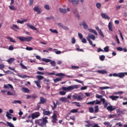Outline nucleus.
Returning <instances> with one entry per match:
<instances>
[{"label": "nucleus", "mask_w": 127, "mask_h": 127, "mask_svg": "<svg viewBox=\"0 0 127 127\" xmlns=\"http://www.w3.org/2000/svg\"><path fill=\"white\" fill-rule=\"evenodd\" d=\"M102 102H103V104H104V109H107L108 111L109 112H113V111H115L116 110V107H113L112 105H110L108 106V105H109V103L106 102V100L105 98L101 99Z\"/></svg>", "instance_id": "obj_1"}, {"label": "nucleus", "mask_w": 127, "mask_h": 127, "mask_svg": "<svg viewBox=\"0 0 127 127\" xmlns=\"http://www.w3.org/2000/svg\"><path fill=\"white\" fill-rule=\"evenodd\" d=\"M47 119H48V117H46L42 118V119H39L38 120L37 123L39 124L40 127H44V126H46V124L48 123Z\"/></svg>", "instance_id": "obj_2"}, {"label": "nucleus", "mask_w": 127, "mask_h": 127, "mask_svg": "<svg viewBox=\"0 0 127 127\" xmlns=\"http://www.w3.org/2000/svg\"><path fill=\"white\" fill-rule=\"evenodd\" d=\"M86 39H87L90 45H91L93 47H95L96 46L95 44L93 45V42L91 41V39L92 40H95L96 39V37L95 35L93 34H88V36L86 37Z\"/></svg>", "instance_id": "obj_3"}, {"label": "nucleus", "mask_w": 127, "mask_h": 127, "mask_svg": "<svg viewBox=\"0 0 127 127\" xmlns=\"http://www.w3.org/2000/svg\"><path fill=\"white\" fill-rule=\"evenodd\" d=\"M78 88H79V86H78L77 85H74L69 86L67 87H63L62 89L63 91H67V92H69V91L74 90V89H78Z\"/></svg>", "instance_id": "obj_4"}, {"label": "nucleus", "mask_w": 127, "mask_h": 127, "mask_svg": "<svg viewBox=\"0 0 127 127\" xmlns=\"http://www.w3.org/2000/svg\"><path fill=\"white\" fill-rule=\"evenodd\" d=\"M39 117H40V113L35 112L29 115L28 116V119L31 118L32 120H34V119H37V118H38Z\"/></svg>", "instance_id": "obj_5"}, {"label": "nucleus", "mask_w": 127, "mask_h": 127, "mask_svg": "<svg viewBox=\"0 0 127 127\" xmlns=\"http://www.w3.org/2000/svg\"><path fill=\"white\" fill-rule=\"evenodd\" d=\"M55 75L58 77H62V78H64V77H66V78H74V76L72 75H67L63 73H58Z\"/></svg>", "instance_id": "obj_6"}, {"label": "nucleus", "mask_w": 127, "mask_h": 127, "mask_svg": "<svg viewBox=\"0 0 127 127\" xmlns=\"http://www.w3.org/2000/svg\"><path fill=\"white\" fill-rule=\"evenodd\" d=\"M59 11L60 12H61L62 13H64V14H65V13H67L68 11H70V8H67V9H65L60 8Z\"/></svg>", "instance_id": "obj_7"}, {"label": "nucleus", "mask_w": 127, "mask_h": 127, "mask_svg": "<svg viewBox=\"0 0 127 127\" xmlns=\"http://www.w3.org/2000/svg\"><path fill=\"white\" fill-rule=\"evenodd\" d=\"M53 103L54 104V106L51 105V107L52 108V110H53V111H54V110H55L56 108H57V106L60 105V103H59V102L58 100H57L56 103H55V102L54 101H53Z\"/></svg>", "instance_id": "obj_8"}, {"label": "nucleus", "mask_w": 127, "mask_h": 127, "mask_svg": "<svg viewBox=\"0 0 127 127\" xmlns=\"http://www.w3.org/2000/svg\"><path fill=\"white\" fill-rule=\"evenodd\" d=\"M34 11L37 12L38 14H40L41 13V8H39V6H36L33 8Z\"/></svg>", "instance_id": "obj_9"}, {"label": "nucleus", "mask_w": 127, "mask_h": 127, "mask_svg": "<svg viewBox=\"0 0 127 127\" xmlns=\"http://www.w3.org/2000/svg\"><path fill=\"white\" fill-rule=\"evenodd\" d=\"M96 30L98 31V33H99V35L101 36V37H105V35H104V34L103 33V32L102 31V30L101 29L99 28V27H96Z\"/></svg>", "instance_id": "obj_10"}, {"label": "nucleus", "mask_w": 127, "mask_h": 127, "mask_svg": "<svg viewBox=\"0 0 127 127\" xmlns=\"http://www.w3.org/2000/svg\"><path fill=\"white\" fill-rule=\"evenodd\" d=\"M80 26H83L84 29H87L88 28V25L86 23V21H83L79 24Z\"/></svg>", "instance_id": "obj_11"}, {"label": "nucleus", "mask_w": 127, "mask_h": 127, "mask_svg": "<svg viewBox=\"0 0 127 127\" xmlns=\"http://www.w3.org/2000/svg\"><path fill=\"white\" fill-rule=\"evenodd\" d=\"M46 101H47L46 98H44V97H40V102H39L40 104H45V103H46Z\"/></svg>", "instance_id": "obj_12"}, {"label": "nucleus", "mask_w": 127, "mask_h": 127, "mask_svg": "<svg viewBox=\"0 0 127 127\" xmlns=\"http://www.w3.org/2000/svg\"><path fill=\"white\" fill-rule=\"evenodd\" d=\"M126 75H127V72H120L118 73V77L119 78H124Z\"/></svg>", "instance_id": "obj_13"}, {"label": "nucleus", "mask_w": 127, "mask_h": 127, "mask_svg": "<svg viewBox=\"0 0 127 127\" xmlns=\"http://www.w3.org/2000/svg\"><path fill=\"white\" fill-rule=\"evenodd\" d=\"M3 88L4 89H8L9 88H10V89H13V86H12V85L9 84L4 85Z\"/></svg>", "instance_id": "obj_14"}, {"label": "nucleus", "mask_w": 127, "mask_h": 127, "mask_svg": "<svg viewBox=\"0 0 127 127\" xmlns=\"http://www.w3.org/2000/svg\"><path fill=\"white\" fill-rule=\"evenodd\" d=\"M110 99H111L112 101H117V99H119L120 98L119 96H114V95H112L109 96Z\"/></svg>", "instance_id": "obj_15"}, {"label": "nucleus", "mask_w": 127, "mask_h": 127, "mask_svg": "<svg viewBox=\"0 0 127 127\" xmlns=\"http://www.w3.org/2000/svg\"><path fill=\"white\" fill-rule=\"evenodd\" d=\"M26 25L28 26V27H30V28H31V29H32L33 30H37V28H35V27L31 25V24L27 23Z\"/></svg>", "instance_id": "obj_16"}, {"label": "nucleus", "mask_w": 127, "mask_h": 127, "mask_svg": "<svg viewBox=\"0 0 127 127\" xmlns=\"http://www.w3.org/2000/svg\"><path fill=\"white\" fill-rule=\"evenodd\" d=\"M101 14L103 18L105 19H110V16H108L106 13H102Z\"/></svg>", "instance_id": "obj_17"}, {"label": "nucleus", "mask_w": 127, "mask_h": 127, "mask_svg": "<svg viewBox=\"0 0 127 127\" xmlns=\"http://www.w3.org/2000/svg\"><path fill=\"white\" fill-rule=\"evenodd\" d=\"M72 12L74 13V15L76 16L77 17L79 18V13L78 12V11L77 10V9H73Z\"/></svg>", "instance_id": "obj_18"}, {"label": "nucleus", "mask_w": 127, "mask_h": 127, "mask_svg": "<svg viewBox=\"0 0 127 127\" xmlns=\"http://www.w3.org/2000/svg\"><path fill=\"white\" fill-rule=\"evenodd\" d=\"M70 2H72L73 5H77L78 4V0H68Z\"/></svg>", "instance_id": "obj_19"}, {"label": "nucleus", "mask_w": 127, "mask_h": 127, "mask_svg": "<svg viewBox=\"0 0 127 127\" xmlns=\"http://www.w3.org/2000/svg\"><path fill=\"white\" fill-rule=\"evenodd\" d=\"M43 111L45 116H49V115H51V112L50 111H46L45 109H43Z\"/></svg>", "instance_id": "obj_20"}, {"label": "nucleus", "mask_w": 127, "mask_h": 127, "mask_svg": "<svg viewBox=\"0 0 127 127\" xmlns=\"http://www.w3.org/2000/svg\"><path fill=\"white\" fill-rule=\"evenodd\" d=\"M36 79H37V81H38L39 82H41V80H42L43 79H44V77L41 75H37Z\"/></svg>", "instance_id": "obj_21"}, {"label": "nucleus", "mask_w": 127, "mask_h": 127, "mask_svg": "<svg viewBox=\"0 0 127 127\" xmlns=\"http://www.w3.org/2000/svg\"><path fill=\"white\" fill-rule=\"evenodd\" d=\"M97 73H100V74H107L108 71L105 70H99L97 71Z\"/></svg>", "instance_id": "obj_22"}, {"label": "nucleus", "mask_w": 127, "mask_h": 127, "mask_svg": "<svg viewBox=\"0 0 127 127\" xmlns=\"http://www.w3.org/2000/svg\"><path fill=\"white\" fill-rule=\"evenodd\" d=\"M62 76H61L60 78H57L54 79V83H57V82H60V81H62Z\"/></svg>", "instance_id": "obj_23"}, {"label": "nucleus", "mask_w": 127, "mask_h": 127, "mask_svg": "<svg viewBox=\"0 0 127 127\" xmlns=\"http://www.w3.org/2000/svg\"><path fill=\"white\" fill-rule=\"evenodd\" d=\"M34 83L36 84V86L40 89L41 88V85H40V81H38V80L37 81H34Z\"/></svg>", "instance_id": "obj_24"}, {"label": "nucleus", "mask_w": 127, "mask_h": 127, "mask_svg": "<svg viewBox=\"0 0 127 127\" xmlns=\"http://www.w3.org/2000/svg\"><path fill=\"white\" fill-rule=\"evenodd\" d=\"M108 28L110 31H113V24L111 22L109 23Z\"/></svg>", "instance_id": "obj_25"}, {"label": "nucleus", "mask_w": 127, "mask_h": 127, "mask_svg": "<svg viewBox=\"0 0 127 127\" xmlns=\"http://www.w3.org/2000/svg\"><path fill=\"white\" fill-rule=\"evenodd\" d=\"M31 40H32V37H25V41H27L28 42H29V41H31Z\"/></svg>", "instance_id": "obj_26"}, {"label": "nucleus", "mask_w": 127, "mask_h": 127, "mask_svg": "<svg viewBox=\"0 0 127 127\" xmlns=\"http://www.w3.org/2000/svg\"><path fill=\"white\" fill-rule=\"evenodd\" d=\"M14 60H15V59L13 58H11L10 59H9L7 62H8V63H9V64H11V63H12L13 62V61H14Z\"/></svg>", "instance_id": "obj_27"}, {"label": "nucleus", "mask_w": 127, "mask_h": 127, "mask_svg": "<svg viewBox=\"0 0 127 127\" xmlns=\"http://www.w3.org/2000/svg\"><path fill=\"white\" fill-rule=\"evenodd\" d=\"M11 28H12V29H13L14 30L15 29H19V27L17 25L13 24L12 26L11 27Z\"/></svg>", "instance_id": "obj_28"}, {"label": "nucleus", "mask_w": 127, "mask_h": 127, "mask_svg": "<svg viewBox=\"0 0 127 127\" xmlns=\"http://www.w3.org/2000/svg\"><path fill=\"white\" fill-rule=\"evenodd\" d=\"M17 38L22 42H24V41H25V37H19Z\"/></svg>", "instance_id": "obj_29"}, {"label": "nucleus", "mask_w": 127, "mask_h": 127, "mask_svg": "<svg viewBox=\"0 0 127 127\" xmlns=\"http://www.w3.org/2000/svg\"><path fill=\"white\" fill-rule=\"evenodd\" d=\"M60 101H61V102H62L63 103H64V102H67V98L62 97L60 98Z\"/></svg>", "instance_id": "obj_30"}, {"label": "nucleus", "mask_w": 127, "mask_h": 127, "mask_svg": "<svg viewBox=\"0 0 127 127\" xmlns=\"http://www.w3.org/2000/svg\"><path fill=\"white\" fill-rule=\"evenodd\" d=\"M6 38L8 40H9L10 41V42H13V43H15L16 42V41H15V40H14V39L10 38V37H7Z\"/></svg>", "instance_id": "obj_31"}, {"label": "nucleus", "mask_w": 127, "mask_h": 127, "mask_svg": "<svg viewBox=\"0 0 127 127\" xmlns=\"http://www.w3.org/2000/svg\"><path fill=\"white\" fill-rule=\"evenodd\" d=\"M10 116H11V115L9 114V112H7L6 114V117H7L9 120H11V119H12V118L10 117Z\"/></svg>", "instance_id": "obj_32"}, {"label": "nucleus", "mask_w": 127, "mask_h": 127, "mask_svg": "<svg viewBox=\"0 0 127 127\" xmlns=\"http://www.w3.org/2000/svg\"><path fill=\"white\" fill-rule=\"evenodd\" d=\"M52 118L53 119L52 122L56 124V122L57 121V116H52Z\"/></svg>", "instance_id": "obj_33"}, {"label": "nucleus", "mask_w": 127, "mask_h": 127, "mask_svg": "<svg viewBox=\"0 0 127 127\" xmlns=\"http://www.w3.org/2000/svg\"><path fill=\"white\" fill-rule=\"evenodd\" d=\"M42 61L46 62V63H48L49 62H51V60L43 58L42 59Z\"/></svg>", "instance_id": "obj_34"}, {"label": "nucleus", "mask_w": 127, "mask_h": 127, "mask_svg": "<svg viewBox=\"0 0 127 127\" xmlns=\"http://www.w3.org/2000/svg\"><path fill=\"white\" fill-rule=\"evenodd\" d=\"M96 7L98 9H100L101 7L102 6V4H101V3H100V2H97V3H96Z\"/></svg>", "instance_id": "obj_35"}, {"label": "nucleus", "mask_w": 127, "mask_h": 127, "mask_svg": "<svg viewBox=\"0 0 127 127\" xmlns=\"http://www.w3.org/2000/svg\"><path fill=\"white\" fill-rule=\"evenodd\" d=\"M12 104H21V101L20 100H14L12 102Z\"/></svg>", "instance_id": "obj_36"}, {"label": "nucleus", "mask_w": 127, "mask_h": 127, "mask_svg": "<svg viewBox=\"0 0 127 127\" xmlns=\"http://www.w3.org/2000/svg\"><path fill=\"white\" fill-rule=\"evenodd\" d=\"M22 90L23 92H24L25 93H29V89L27 88L23 87Z\"/></svg>", "instance_id": "obj_37"}, {"label": "nucleus", "mask_w": 127, "mask_h": 127, "mask_svg": "<svg viewBox=\"0 0 127 127\" xmlns=\"http://www.w3.org/2000/svg\"><path fill=\"white\" fill-rule=\"evenodd\" d=\"M50 62V64L53 67H55V66H56V63L55 62V61H52V60H51V61Z\"/></svg>", "instance_id": "obj_38"}, {"label": "nucleus", "mask_w": 127, "mask_h": 127, "mask_svg": "<svg viewBox=\"0 0 127 127\" xmlns=\"http://www.w3.org/2000/svg\"><path fill=\"white\" fill-rule=\"evenodd\" d=\"M64 91H66V90L60 91V92H59L60 95H61V96H64V95H65L66 92Z\"/></svg>", "instance_id": "obj_39"}, {"label": "nucleus", "mask_w": 127, "mask_h": 127, "mask_svg": "<svg viewBox=\"0 0 127 127\" xmlns=\"http://www.w3.org/2000/svg\"><path fill=\"white\" fill-rule=\"evenodd\" d=\"M105 58H106V57L104 55H101L99 57V59H100V60H101V61H104V60H105Z\"/></svg>", "instance_id": "obj_40"}, {"label": "nucleus", "mask_w": 127, "mask_h": 127, "mask_svg": "<svg viewBox=\"0 0 127 127\" xmlns=\"http://www.w3.org/2000/svg\"><path fill=\"white\" fill-rule=\"evenodd\" d=\"M6 124H7L8 127H14V125H13V124H12V123H11L10 122H6Z\"/></svg>", "instance_id": "obj_41"}, {"label": "nucleus", "mask_w": 127, "mask_h": 127, "mask_svg": "<svg viewBox=\"0 0 127 127\" xmlns=\"http://www.w3.org/2000/svg\"><path fill=\"white\" fill-rule=\"evenodd\" d=\"M88 30L89 32H91L92 33H94V34H96V31L93 29H88Z\"/></svg>", "instance_id": "obj_42"}, {"label": "nucleus", "mask_w": 127, "mask_h": 127, "mask_svg": "<svg viewBox=\"0 0 127 127\" xmlns=\"http://www.w3.org/2000/svg\"><path fill=\"white\" fill-rule=\"evenodd\" d=\"M95 103H96L95 101H90V102H87L86 103V104L87 105H94V104H95Z\"/></svg>", "instance_id": "obj_43"}, {"label": "nucleus", "mask_w": 127, "mask_h": 127, "mask_svg": "<svg viewBox=\"0 0 127 127\" xmlns=\"http://www.w3.org/2000/svg\"><path fill=\"white\" fill-rule=\"evenodd\" d=\"M115 95H123L124 94V92L123 91H117L115 92Z\"/></svg>", "instance_id": "obj_44"}, {"label": "nucleus", "mask_w": 127, "mask_h": 127, "mask_svg": "<svg viewBox=\"0 0 127 127\" xmlns=\"http://www.w3.org/2000/svg\"><path fill=\"white\" fill-rule=\"evenodd\" d=\"M3 71L4 72V73H5V74H12V72H11L10 70L5 71L4 70H3Z\"/></svg>", "instance_id": "obj_45"}, {"label": "nucleus", "mask_w": 127, "mask_h": 127, "mask_svg": "<svg viewBox=\"0 0 127 127\" xmlns=\"http://www.w3.org/2000/svg\"><path fill=\"white\" fill-rule=\"evenodd\" d=\"M26 50H27L28 51H31L32 50H33V48L32 47H27L25 48Z\"/></svg>", "instance_id": "obj_46"}, {"label": "nucleus", "mask_w": 127, "mask_h": 127, "mask_svg": "<svg viewBox=\"0 0 127 127\" xmlns=\"http://www.w3.org/2000/svg\"><path fill=\"white\" fill-rule=\"evenodd\" d=\"M70 113H72V114L78 113V109H73L70 111Z\"/></svg>", "instance_id": "obj_47"}, {"label": "nucleus", "mask_w": 127, "mask_h": 127, "mask_svg": "<svg viewBox=\"0 0 127 127\" xmlns=\"http://www.w3.org/2000/svg\"><path fill=\"white\" fill-rule=\"evenodd\" d=\"M50 31L53 32V33H58V31H57V30L56 29L53 30L52 29H50Z\"/></svg>", "instance_id": "obj_48"}, {"label": "nucleus", "mask_w": 127, "mask_h": 127, "mask_svg": "<svg viewBox=\"0 0 127 127\" xmlns=\"http://www.w3.org/2000/svg\"><path fill=\"white\" fill-rule=\"evenodd\" d=\"M105 52H109V46H106L104 48V50L103 51Z\"/></svg>", "instance_id": "obj_49"}, {"label": "nucleus", "mask_w": 127, "mask_h": 127, "mask_svg": "<svg viewBox=\"0 0 127 127\" xmlns=\"http://www.w3.org/2000/svg\"><path fill=\"white\" fill-rule=\"evenodd\" d=\"M116 117H117V116L116 115H110L109 116V119H114V118H116Z\"/></svg>", "instance_id": "obj_50"}, {"label": "nucleus", "mask_w": 127, "mask_h": 127, "mask_svg": "<svg viewBox=\"0 0 127 127\" xmlns=\"http://www.w3.org/2000/svg\"><path fill=\"white\" fill-rule=\"evenodd\" d=\"M9 8H10L11 10H15V7H14V6H13V5H12L9 6Z\"/></svg>", "instance_id": "obj_51"}, {"label": "nucleus", "mask_w": 127, "mask_h": 127, "mask_svg": "<svg viewBox=\"0 0 127 127\" xmlns=\"http://www.w3.org/2000/svg\"><path fill=\"white\" fill-rule=\"evenodd\" d=\"M109 86H107V87H100L99 89L100 90H105V89H109Z\"/></svg>", "instance_id": "obj_52"}, {"label": "nucleus", "mask_w": 127, "mask_h": 127, "mask_svg": "<svg viewBox=\"0 0 127 127\" xmlns=\"http://www.w3.org/2000/svg\"><path fill=\"white\" fill-rule=\"evenodd\" d=\"M7 95L8 96H13V93L9 91L7 92Z\"/></svg>", "instance_id": "obj_53"}, {"label": "nucleus", "mask_w": 127, "mask_h": 127, "mask_svg": "<svg viewBox=\"0 0 127 127\" xmlns=\"http://www.w3.org/2000/svg\"><path fill=\"white\" fill-rule=\"evenodd\" d=\"M4 68V65L2 64H0V70H2V71H3Z\"/></svg>", "instance_id": "obj_54"}, {"label": "nucleus", "mask_w": 127, "mask_h": 127, "mask_svg": "<svg viewBox=\"0 0 127 127\" xmlns=\"http://www.w3.org/2000/svg\"><path fill=\"white\" fill-rule=\"evenodd\" d=\"M89 111L90 113H94V108L93 107H90L89 108Z\"/></svg>", "instance_id": "obj_55"}, {"label": "nucleus", "mask_w": 127, "mask_h": 127, "mask_svg": "<svg viewBox=\"0 0 127 127\" xmlns=\"http://www.w3.org/2000/svg\"><path fill=\"white\" fill-rule=\"evenodd\" d=\"M81 42L83 43H87V40L85 38H82L81 39Z\"/></svg>", "instance_id": "obj_56"}, {"label": "nucleus", "mask_w": 127, "mask_h": 127, "mask_svg": "<svg viewBox=\"0 0 127 127\" xmlns=\"http://www.w3.org/2000/svg\"><path fill=\"white\" fill-rule=\"evenodd\" d=\"M19 77H20V78H22L23 79H24V78H27V77H28L27 75H18Z\"/></svg>", "instance_id": "obj_57"}, {"label": "nucleus", "mask_w": 127, "mask_h": 127, "mask_svg": "<svg viewBox=\"0 0 127 127\" xmlns=\"http://www.w3.org/2000/svg\"><path fill=\"white\" fill-rule=\"evenodd\" d=\"M53 116L54 117H57V115L58 114V112L57 111H54L53 112Z\"/></svg>", "instance_id": "obj_58"}, {"label": "nucleus", "mask_w": 127, "mask_h": 127, "mask_svg": "<svg viewBox=\"0 0 127 127\" xmlns=\"http://www.w3.org/2000/svg\"><path fill=\"white\" fill-rule=\"evenodd\" d=\"M71 69H73V70H75V69H79V66L72 65L71 66Z\"/></svg>", "instance_id": "obj_59"}, {"label": "nucleus", "mask_w": 127, "mask_h": 127, "mask_svg": "<svg viewBox=\"0 0 127 127\" xmlns=\"http://www.w3.org/2000/svg\"><path fill=\"white\" fill-rule=\"evenodd\" d=\"M76 42V40L75 39V38H72L71 39V43H72V44H75Z\"/></svg>", "instance_id": "obj_60"}, {"label": "nucleus", "mask_w": 127, "mask_h": 127, "mask_svg": "<svg viewBox=\"0 0 127 127\" xmlns=\"http://www.w3.org/2000/svg\"><path fill=\"white\" fill-rule=\"evenodd\" d=\"M78 97V95L77 94H74L72 96V98L73 100H77V98Z\"/></svg>", "instance_id": "obj_61"}, {"label": "nucleus", "mask_w": 127, "mask_h": 127, "mask_svg": "<svg viewBox=\"0 0 127 127\" xmlns=\"http://www.w3.org/2000/svg\"><path fill=\"white\" fill-rule=\"evenodd\" d=\"M117 50H118V51H123V49L121 47H118L117 48Z\"/></svg>", "instance_id": "obj_62"}, {"label": "nucleus", "mask_w": 127, "mask_h": 127, "mask_svg": "<svg viewBox=\"0 0 127 127\" xmlns=\"http://www.w3.org/2000/svg\"><path fill=\"white\" fill-rule=\"evenodd\" d=\"M119 32L120 33V35L121 37V39H122V40H124V36H123V34L122 33V32H121L120 30H119Z\"/></svg>", "instance_id": "obj_63"}, {"label": "nucleus", "mask_w": 127, "mask_h": 127, "mask_svg": "<svg viewBox=\"0 0 127 127\" xmlns=\"http://www.w3.org/2000/svg\"><path fill=\"white\" fill-rule=\"evenodd\" d=\"M87 89V86H82L81 88H80V90H86Z\"/></svg>", "instance_id": "obj_64"}]
</instances>
